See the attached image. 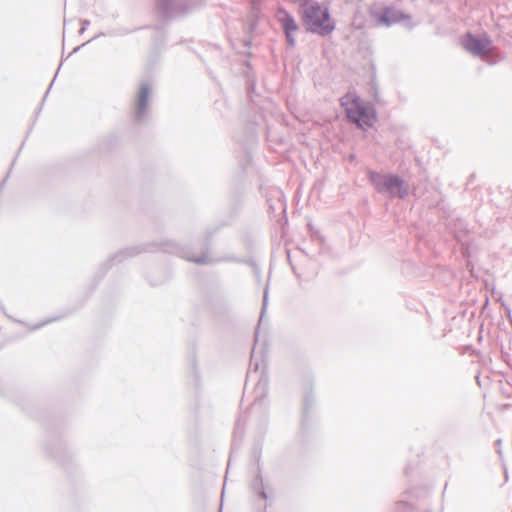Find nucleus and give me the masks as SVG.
<instances>
[{
	"instance_id": "obj_1",
	"label": "nucleus",
	"mask_w": 512,
	"mask_h": 512,
	"mask_svg": "<svg viewBox=\"0 0 512 512\" xmlns=\"http://www.w3.org/2000/svg\"><path fill=\"white\" fill-rule=\"evenodd\" d=\"M340 103L347 120L358 128L366 130L372 128L377 122V113L374 106L354 93L344 95Z\"/></svg>"
},
{
	"instance_id": "obj_2",
	"label": "nucleus",
	"mask_w": 512,
	"mask_h": 512,
	"mask_svg": "<svg viewBox=\"0 0 512 512\" xmlns=\"http://www.w3.org/2000/svg\"><path fill=\"white\" fill-rule=\"evenodd\" d=\"M303 19L311 31L319 34H328L334 29L328 10L319 5L306 8Z\"/></svg>"
},
{
	"instance_id": "obj_3",
	"label": "nucleus",
	"mask_w": 512,
	"mask_h": 512,
	"mask_svg": "<svg viewBox=\"0 0 512 512\" xmlns=\"http://www.w3.org/2000/svg\"><path fill=\"white\" fill-rule=\"evenodd\" d=\"M370 179L378 191H386L390 195L400 198L408 193L407 185L397 176L371 173Z\"/></svg>"
},
{
	"instance_id": "obj_4",
	"label": "nucleus",
	"mask_w": 512,
	"mask_h": 512,
	"mask_svg": "<svg viewBox=\"0 0 512 512\" xmlns=\"http://www.w3.org/2000/svg\"><path fill=\"white\" fill-rule=\"evenodd\" d=\"M462 45L467 51L481 57L487 56L492 50L491 40L485 36L477 38L467 34L462 39Z\"/></svg>"
},
{
	"instance_id": "obj_5",
	"label": "nucleus",
	"mask_w": 512,
	"mask_h": 512,
	"mask_svg": "<svg viewBox=\"0 0 512 512\" xmlns=\"http://www.w3.org/2000/svg\"><path fill=\"white\" fill-rule=\"evenodd\" d=\"M276 17L278 21L282 24L283 29L285 30L289 44L293 46L294 40L292 38V33L297 30V25L294 19L283 9H279L277 11Z\"/></svg>"
},
{
	"instance_id": "obj_6",
	"label": "nucleus",
	"mask_w": 512,
	"mask_h": 512,
	"mask_svg": "<svg viewBox=\"0 0 512 512\" xmlns=\"http://www.w3.org/2000/svg\"><path fill=\"white\" fill-rule=\"evenodd\" d=\"M148 97H149V88L147 85H142L139 89V92H138V96H137V109L139 112H142L146 105H147V101H148Z\"/></svg>"
}]
</instances>
